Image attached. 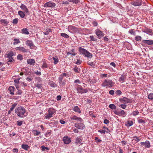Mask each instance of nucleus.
Listing matches in <instances>:
<instances>
[{"instance_id": "nucleus-58", "label": "nucleus", "mask_w": 153, "mask_h": 153, "mask_svg": "<svg viewBox=\"0 0 153 153\" xmlns=\"http://www.w3.org/2000/svg\"><path fill=\"white\" fill-rule=\"evenodd\" d=\"M92 24L94 26H97L98 25L97 23L96 22L94 21L92 22Z\"/></svg>"}, {"instance_id": "nucleus-1", "label": "nucleus", "mask_w": 153, "mask_h": 153, "mask_svg": "<svg viewBox=\"0 0 153 153\" xmlns=\"http://www.w3.org/2000/svg\"><path fill=\"white\" fill-rule=\"evenodd\" d=\"M15 112L20 117L23 118L26 117L24 115L25 112V109L24 107L22 106L16 108L15 110Z\"/></svg>"}, {"instance_id": "nucleus-18", "label": "nucleus", "mask_w": 153, "mask_h": 153, "mask_svg": "<svg viewBox=\"0 0 153 153\" xmlns=\"http://www.w3.org/2000/svg\"><path fill=\"white\" fill-rule=\"evenodd\" d=\"M72 120H76L78 122H82V119L79 117H78L75 115H74L71 117Z\"/></svg>"}, {"instance_id": "nucleus-24", "label": "nucleus", "mask_w": 153, "mask_h": 153, "mask_svg": "<svg viewBox=\"0 0 153 153\" xmlns=\"http://www.w3.org/2000/svg\"><path fill=\"white\" fill-rule=\"evenodd\" d=\"M32 132L34 135L35 136H38L39 134H41L40 132L36 130H33L32 131Z\"/></svg>"}, {"instance_id": "nucleus-63", "label": "nucleus", "mask_w": 153, "mask_h": 153, "mask_svg": "<svg viewBox=\"0 0 153 153\" xmlns=\"http://www.w3.org/2000/svg\"><path fill=\"white\" fill-rule=\"evenodd\" d=\"M114 90H111L109 91V93L111 94V95H113L114 94Z\"/></svg>"}, {"instance_id": "nucleus-13", "label": "nucleus", "mask_w": 153, "mask_h": 153, "mask_svg": "<svg viewBox=\"0 0 153 153\" xmlns=\"http://www.w3.org/2000/svg\"><path fill=\"white\" fill-rule=\"evenodd\" d=\"M79 51L80 54L84 55L86 57V50L81 47H79Z\"/></svg>"}, {"instance_id": "nucleus-4", "label": "nucleus", "mask_w": 153, "mask_h": 153, "mask_svg": "<svg viewBox=\"0 0 153 153\" xmlns=\"http://www.w3.org/2000/svg\"><path fill=\"white\" fill-rule=\"evenodd\" d=\"M119 101L124 104L131 103H132L133 100L131 99H128L126 97H123L119 99Z\"/></svg>"}, {"instance_id": "nucleus-3", "label": "nucleus", "mask_w": 153, "mask_h": 153, "mask_svg": "<svg viewBox=\"0 0 153 153\" xmlns=\"http://www.w3.org/2000/svg\"><path fill=\"white\" fill-rule=\"evenodd\" d=\"M55 112V110L54 109L52 108H49L47 114L45 116V118L47 119H49L53 117Z\"/></svg>"}, {"instance_id": "nucleus-64", "label": "nucleus", "mask_w": 153, "mask_h": 153, "mask_svg": "<svg viewBox=\"0 0 153 153\" xmlns=\"http://www.w3.org/2000/svg\"><path fill=\"white\" fill-rule=\"evenodd\" d=\"M36 87H37L38 88L41 89L42 88V86L40 84H37Z\"/></svg>"}, {"instance_id": "nucleus-47", "label": "nucleus", "mask_w": 153, "mask_h": 153, "mask_svg": "<svg viewBox=\"0 0 153 153\" xmlns=\"http://www.w3.org/2000/svg\"><path fill=\"white\" fill-rule=\"evenodd\" d=\"M92 54L87 51V57L91 58L92 57Z\"/></svg>"}, {"instance_id": "nucleus-39", "label": "nucleus", "mask_w": 153, "mask_h": 153, "mask_svg": "<svg viewBox=\"0 0 153 153\" xmlns=\"http://www.w3.org/2000/svg\"><path fill=\"white\" fill-rule=\"evenodd\" d=\"M61 36L64 37L65 38H68L69 37L68 35L64 33H61Z\"/></svg>"}, {"instance_id": "nucleus-36", "label": "nucleus", "mask_w": 153, "mask_h": 153, "mask_svg": "<svg viewBox=\"0 0 153 153\" xmlns=\"http://www.w3.org/2000/svg\"><path fill=\"white\" fill-rule=\"evenodd\" d=\"M14 42L13 43V45H16L20 42V41L18 39H13Z\"/></svg>"}, {"instance_id": "nucleus-61", "label": "nucleus", "mask_w": 153, "mask_h": 153, "mask_svg": "<svg viewBox=\"0 0 153 153\" xmlns=\"http://www.w3.org/2000/svg\"><path fill=\"white\" fill-rule=\"evenodd\" d=\"M98 132H100L101 134H105V132H106L105 130H99Z\"/></svg>"}, {"instance_id": "nucleus-53", "label": "nucleus", "mask_w": 153, "mask_h": 153, "mask_svg": "<svg viewBox=\"0 0 153 153\" xmlns=\"http://www.w3.org/2000/svg\"><path fill=\"white\" fill-rule=\"evenodd\" d=\"M41 148L42 149V151H45V149H47V150H49V148L48 147H45L44 146H41Z\"/></svg>"}, {"instance_id": "nucleus-27", "label": "nucleus", "mask_w": 153, "mask_h": 153, "mask_svg": "<svg viewBox=\"0 0 153 153\" xmlns=\"http://www.w3.org/2000/svg\"><path fill=\"white\" fill-rule=\"evenodd\" d=\"M53 59L54 60L53 63L55 64H57L59 62L58 58L56 56H55L53 57Z\"/></svg>"}, {"instance_id": "nucleus-26", "label": "nucleus", "mask_w": 153, "mask_h": 153, "mask_svg": "<svg viewBox=\"0 0 153 153\" xmlns=\"http://www.w3.org/2000/svg\"><path fill=\"white\" fill-rule=\"evenodd\" d=\"M22 33L23 34L28 35L29 34V33L28 29L26 28H24L22 30Z\"/></svg>"}, {"instance_id": "nucleus-34", "label": "nucleus", "mask_w": 153, "mask_h": 153, "mask_svg": "<svg viewBox=\"0 0 153 153\" xmlns=\"http://www.w3.org/2000/svg\"><path fill=\"white\" fill-rule=\"evenodd\" d=\"M140 138L137 137V136H134L133 137V140L137 143L139 142L140 140Z\"/></svg>"}, {"instance_id": "nucleus-38", "label": "nucleus", "mask_w": 153, "mask_h": 153, "mask_svg": "<svg viewBox=\"0 0 153 153\" xmlns=\"http://www.w3.org/2000/svg\"><path fill=\"white\" fill-rule=\"evenodd\" d=\"M59 85L60 86H64L65 84V80H59Z\"/></svg>"}, {"instance_id": "nucleus-25", "label": "nucleus", "mask_w": 153, "mask_h": 153, "mask_svg": "<svg viewBox=\"0 0 153 153\" xmlns=\"http://www.w3.org/2000/svg\"><path fill=\"white\" fill-rule=\"evenodd\" d=\"M73 70L76 73H79L80 71V69L79 68H78L76 66H74L73 68Z\"/></svg>"}, {"instance_id": "nucleus-7", "label": "nucleus", "mask_w": 153, "mask_h": 153, "mask_svg": "<svg viewBox=\"0 0 153 153\" xmlns=\"http://www.w3.org/2000/svg\"><path fill=\"white\" fill-rule=\"evenodd\" d=\"M44 6L45 7H48L53 8L56 6V4L50 1L45 4Z\"/></svg>"}, {"instance_id": "nucleus-57", "label": "nucleus", "mask_w": 153, "mask_h": 153, "mask_svg": "<svg viewBox=\"0 0 153 153\" xmlns=\"http://www.w3.org/2000/svg\"><path fill=\"white\" fill-rule=\"evenodd\" d=\"M70 1L73 2L74 3L77 4L79 2L78 0H70Z\"/></svg>"}, {"instance_id": "nucleus-28", "label": "nucleus", "mask_w": 153, "mask_h": 153, "mask_svg": "<svg viewBox=\"0 0 153 153\" xmlns=\"http://www.w3.org/2000/svg\"><path fill=\"white\" fill-rule=\"evenodd\" d=\"M73 110L75 111L80 113H81V111L78 107L77 106L74 107Z\"/></svg>"}, {"instance_id": "nucleus-6", "label": "nucleus", "mask_w": 153, "mask_h": 153, "mask_svg": "<svg viewBox=\"0 0 153 153\" xmlns=\"http://www.w3.org/2000/svg\"><path fill=\"white\" fill-rule=\"evenodd\" d=\"M95 33L97 36L98 38L99 39H101L104 36V34L102 31L98 29H96L95 30Z\"/></svg>"}, {"instance_id": "nucleus-49", "label": "nucleus", "mask_w": 153, "mask_h": 153, "mask_svg": "<svg viewBox=\"0 0 153 153\" xmlns=\"http://www.w3.org/2000/svg\"><path fill=\"white\" fill-rule=\"evenodd\" d=\"M119 106L123 109H125L127 105L125 104H121L119 105Z\"/></svg>"}, {"instance_id": "nucleus-60", "label": "nucleus", "mask_w": 153, "mask_h": 153, "mask_svg": "<svg viewBox=\"0 0 153 153\" xmlns=\"http://www.w3.org/2000/svg\"><path fill=\"white\" fill-rule=\"evenodd\" d=\"M74 82L77 84H80L81 83L80 81L78 79L75 80Z\"/></svg>"}, {"instance_id": "nucleus-12", "label": "nucleus", "mask_w": 153, "mask_h": 153, "mask_svg": "<svg viewBox=\"0 0 153 153\" xmlns=\"http://www.w3.org/2000/svg\"><path fill=\"white\" fill-rule=\"evenodd\" d=\"M26 45L31 48L32 47H33L34 45L32 41L31 40H27L25 42Z\"/></svg>"}, {"instance_id": "nucleus-31", "label": "nucleus", "mask_w": 153, "mask_h": 153, "mask_svg": "<svg viewBox=\"0 0 153 153\" xmlns=\"http://www.w3.org/2000/svg\"><path fill=\"white\" fill-rule=\"evenodd\" d=\"M0 22H1V24L6 25H7L9 23V22L7 19H1L0 20Z\"/></svg>"}, {"instance_id": "nucleus-21", "label": "nucleus", "mask_w": 153, "mask_h": 153, "mask_svg": "<svg viewBox=\"0 0 153 153\" xmlns=\"http://www.w3.org/2000/svg\"><path fill=\"white\" fill-rule=\"evenodd\" d=\"M67 55L71 54L72 56H75L76 54V53L75 49H73L70 50L69 52H67Z\"/></svg>"}, {"instance_id": "nucleus-59", "label": "nucleus", "mask_w": 153, "mask_h": 153, "mask_svg": "<svg viewBox=\"0 0 153 153\" xmlns=\"http://www.w3.org/2000/svg\"><path fill=\"white\" fill-rule=\"evenodd\" d=\"M121 143L123 146H124L126 144L127 142L126 141L123 140L121 141Z\"/></svg>"}, {"instance_id": "nucleus-30", "label": "nucleus", "mask_w": 153, "mask_h": 153, "mask_svg": "<svg viewBox=\"0 0 153 153\" xmlns=\"http://www.w3.org/2000/svg\"><path fill=\"white\" fill-rule=\"evenodd\" d=\"M18 15L20 16L22 18H24L25 16V14L24 12L22 11H19L18 12Z\"/></svg>"}, {"instance_id": "nucleus-16", "label": "nucleus", "mask_w": 153, "mask_h": 153, "mask_svg": "<svg viewBox=\"0 0 153 153\" xmlns=\"http://www.w3.org/2000/svg\"><path fill=\"white\" fill-rule=\"evenodd\" d=\"M132 4L135 6H139L142 4L141 1L140 0H138L132 2Z\"/></svg>"}, {"instance_id": "nucleus-41", "label": "nucleus", "mask_w": 153, "mask_h": 153, "mask_svg": "<svg viewBox=\"0 0 153 153\" xmlns=\"http://www.w3.org/2000/svg\"><path fill=\"white\" fill-rule=\"evenodd\" d=\"M148 97L150 100H153V94L150 93L148 95Z\"/></svg>"}, {"instance_id": "nucleus-48", "label": "nucleus", "mask_w": 153, "mask_h": 153, "mask_svg": "<svg viewBox=\"0 0 153 153\" xmlns=\"http://www.w3.org/2000/svg\"><path fill=\"white\" fill-rule=\"evenodd\" d=\"M23 121H17L16 123V125L19 126H21L23 124Z\"/></svg>"}, {"instance_id": "nucleus-10", "label": "nucleus", "mask_w": 153, "mask_h": 153, "mask_svg": "<svg viewBox=\"0 0 153 153\" xmlns=\"http://www.w3.org/2000/svg\"><path fill=\"white\" fill-rule=\"evenodd\" d=\"M16 50L19 51L20 52L23 53H27V50L23 47H18L16 48Z\"/></svg>"}, {"instance_id": "nucleus-33", "label": "nucleus", "mask_w": 153, "mask_h": 153, "mask_svg": "<svg viewBox=\"0 0 153 153\" xmlns=\"http://www.w3.org/2000/svg\"><path fill=\"white\" fill-rule=\"evenodd\" d=\"M22 147L23 149L27 151L29 148V146L26 144H22Z\"/></svg>"}, {"instance_id": "nucleus-56", "label": "nucleus", "mask_w": 153, "mask_h": 153, "mask_svg": "<svg viewBox=\"0 0 153 153\" xmlns=\"http://www.w3.org/2000/svg\"><path fill=\"white\" fill-rule=\"evenodd\" d=\"M109 123V121L107 119H105L104 120V123L105 124H108Z\"/></svg>"}, {"instance_id": "nucleus-51", "label": "nucleus", "mask_w": 153, "mask_h": 153, "mask_svg": "<svg viewBox=\"0 0 153 153\" xmlns=\"http://www.w3.org/2000/svg\"><path fill=\"white\" fill-rule=\"evenodd\" d=\"M18 19L16 18L13 20L12 23L13 24H16L18 23Z\"/></svg>"}, {"instance_id": "nucleus-62", "label": "nucleus", "mask_w": 153, "mask_h": 153, "mask_svg": "<svg viewBox=\"0 0 153 153\" xmlns=\"http://www.w3.org/2000/svg\"><path fill=\"white\" fill-rule=\"evenodd\" d=\"M81 139L80 138L77 137L76 140V143H77L80 142Z\"/></svg>"}, {"instance_id": "nucleus-42", "label": "nucleus", "mask_w": 153, "mask_h": 153, "mask_svg": "<svg viewBox=\"0 0 153 153\" xmlns=\"http://www.w3.org/2000/svg\"><path fill=\"white\" fill-rule=\"evenodd\" d=\"M129 33H130L131 34L133 35H135L136 33L134 31V29H131L129 31Z\"/></svg>"}, {"instance_id": "nucleus-40", "label": "nucleus", "mask_w": 153, "mask_h": 153, "mask_svg": "<svg viewBox=\"0 0 153 153\" xmlns=\"http://www.w3.org/2000/svg\"><path fill=\"white\" fill-rule=\"evenodd\" d=\"M142 38L139 36H137L135 38V39L137 41H139L141 40Z\"/></svg>"}, {"instance_id": "nucleus-9", "label": "nucleus", "mask_w": 153, "mask_h": 153, "mask_svg": "<svg viewBox=\"0 0 153 153\" xmlns=\"http://www.w3.org/2000/svg\"><path fill=\"white\" fill-rule=\"evenodd\" d=\"M74 126L76 128L81 129H82L85 127V126L82 123H75Z\"/></svg>"}, {"instance_id": "nucleus-20", "label": "nucleus", "mask_w": 153, "mask_h": 153, "mask_svg": "<svg viewBox=\"0 0 153 153\" xmlns=\"http://www.w3.org/2000/svg\"><path fill=\"white\" fill-rule=\"evenodd\" d=\"M27 62L28 64L33 65L35 63V60L33 59H30L27 60Z\"/></svg>"}, {"instance_id": "nucleus-37", "label": "nucleus", "mask_w": 153, "mask_h": 153, "mask_svg": "<svg viewBox=\"0 0 153 153\" xmlns=\"http://www.w3.org/2000/svg\"><path fill=\"white\" fill-rule=\"evenodd\" d=\"M17 105V103L16 102H15L13 104L10 109V111H13L16 106Z\"/></svg>"}, {"instance_id": "nucleus-46", "label": "nucleus", "mask_w": 153, "mask_h": 153, "mask_svg": "<svg viewBox=\"0 0 153 153\" xmlns=\"http://www.w3.org/2000/svg\"><path fill=\"white\" fill-rule=\"evenodd\" d=\"M139 112L137 111H133L132 113V114L134 116H135L138 114Z\"/></svg>"}, {"instance_id": "nucleus-52", "label": "nucleus", "mask_w": 153, "mask_h": 153, "mask_svg": "<svg viewBox=\"0 0 153 153\" xmlns=\"http://www.w3.org/2000/svg\"><path fill=\"white\" fill-rule=\"evenodd\" d=\"M103 129H105V131L106 133H108L110 132V131L109 130L108 128L106 127L105 126H103Z\"/></svg>"}, {"instance_id": "nucleus-8", "label": "nucleus", "mask_w": 153, "mask_h": 153, "mask_svg": "<svg viewBox=\"0 0 153 153\" xmlns=\"http://www.w3.org/2000/svg\"><path fill=\"white\" fill-rule=\"evenodd\" d=\"M140 144L144 148H149L151 146L150 143L148 140H146L145 142H141Z\"/></svg>"}, {"instance_id": "nucleus-29", "label": "nucleus", "mask_w": 153, "mask_h": 153, "mask_svg": "<svg viewBox=\"0 0 153 153\" xmlns=\"http://www.w3.org/2000/svg\"><path fill=\"white\" fill-rule=\"evenodd\" d=\"M14 53L13 51H10L7 54V57L8 58H13L12 56H13Z\"/></svg>"}, {"instance_id": "nucleus-32", "label": "nucleus", "mask_w": 153, "mask_h": 153, "mask_svg": "<svg viewBox=\"0 0 153 153\" xmlns=\"http://www.w3.org/2000/svg\"><path fill=\"white\" fill-rule=\"evenodd\" d=\"M126 113L125 111L123 110H121L120 111V115L119 116H121L123 117H124L126 116Z\"/></svg>"}, {"instance_id": "nucleus-43", "label": "nucleus", "mask_w": 153, "mask_h": 153, "mask_svg": "<svg viewBox=\"0 0 153 153\" xmlns=\"http://www.w3.org/2000/svg\"><path fill=\"white\" fill-rule=\"evenodd\" d=\"M7 64L9 65H10L9 62H11L14 61V59L13 58H8L7 59Z\"/></svg>"}, {"instance_id": "nucleus-54", "label": "nucleus", "mask_w": 153, "mask_h": 153, "mask_svg": "<svg viewBox=\"0 0 153 153\" xmlns=\"http://www.w3.org/2000/svg\"><path fill=\"white\" fill-rule=\"evenodd\" d=\"M122 92L120 90H117L116 91V94L118 95H120L122 94Z\"/></svg>"}, {"instance_id": "nucleus-55", "label": "nucleus", "mask_w": 153, "mask_h": 153, "mask_svg": "<svg viewBox=\"0 0 153 153\" xmlns=\"http://www.w3.org/2000/svg\"><path fill=\"white\" fill-rule=\"evenodd\" d=\"M108 74H102L100 75V76L102 78L104 77H106L107 76Z\"/></svg>"}, {"instance_id": "nucleus-22", "label": "nucleus", "mask_w": 153, "mask_h": 153, "mask_svg": "<svg viewBox=\"0 0 153 153\" xmlns=\"http://www.w3.org/2000/svg\"><path fill=\"white\" fill-rule=\"evenodd\" d=\"M68 74L66 73H63L61 74L59 77V80H62L65 77H67Z\"/></svg>"}, {"instance_id": "nucleus-17", "label": "nucleus", "mask_w": 153, "mask_h": 153, "mask_svg": "<svg viewBox=\"0 0 153 153\" xmlns=\"http://www.w3.org/2000/svg\"><path fill=\"white\" fill-rule=\"evenodd\" d=\"M8 90L10 92V94L12 95L14 94V91H15L16 89L13 86H10L8 88Z\"/></svg>"}, {"instance_id": "nucleus-15", "label": "nucleus", "mask_w": 153, "mask_h": 153, "mask_svg": "<svg viewBox=\"0 0 153 153\" xmlns=\"http://www.w3.org/2000/svg\"><path fill=\"white\" fill-rule=\"evenodd\" d=\"M20 8L23 10L25 13H29L28 10L26 6L24 4H22L20 7Z\"/></svg>"}, {"instance_id": "nucleus-5", "label": "nucleus", "mask_w": 153, "mask_h": 153, "mask_svg": "<svg viewBox=\"0 0 153 153\" xmlns=\"http://www.w3.org/2000/svg\"><path fill=\"white\" fill-rule=\"evenodd\" d=\"M142 45L143 46H147L148 45H151L153 44V41L152 40H143L142 42Z\"/></svg>"}, {"instance_id": "nucleus-50", "label": "nucleus", "mask_w": 153, "mask_h": 153, "mask_svg": "<svg viewBox=\"0 0 153 153\" xmlns=\"http://www.w3.org/2000/svg\"><path fill=\"white\" fill-rule=\"evenodd\" d=\"M138 122L139 123H145V120L143 119H138Z\"/></svg>"}, {"instance_id": "nucleus-14", "label": "nucleus", "mask_w": 153, "mask_h": 153, "mask_svg": "<svg viewBox=\"0 0 153 153\" xmlns=\"http://www.w3.org/2000/svg\"><path fill=\"white\" fill-rule=\"evenodd\" d=\"M133 124V121L131 118H129L128 120L125 124V126L127 127H130Z\"/></svg>"}, {"instance_id": "nucleus-2", "label": "nucleus", "mask_w": 153, "mask_h": 153, "mask_svg": "<svg viewBox=\"0 0 153 153\" xmlns=\"http://www.w3.org/2000/svg\"><path fill=\"white\" fill-rule=\"evenodd\" d=\"M115 83L111 80L105 79L101 85L103 87L111 88L114 85Z\"/></svg>"}, {"instance_id": "nucleus-19", "label": "nucleus", "mask_w": 153, "mask_h": 153, "mask_svg": "<svg viewBox=\"0 0 153 153\" xmlns=\"http://www.w3.org/2000/svg\"><path fill=\"white\" fill-rule=\"evenodd\" d=\"M126 75H121L119 79V81L121 83L125 82L126 79Z\"/></svg>"}, {"instance_id": "nucleus-35", "label": "nucleus", "mask_w": 153, "mask_h": 153, "mask_svg": "<svg viewBox=\"0 0 153 153\" xmlns=\"http://www.w3.org/2000/svg\"><path fill=\"white\" fill-rule=\"evenodd\" d=\"M109 107L110 108L113 110L116 109V106L114 104H110L109 105Z\"/></svg>"}, {"instance_id": "nucleus-44", "label": "nucleus", "mask_w": 153, "mask_h": 153, "mask_svg": "<svg viewBox=\"0 0 153 153\" xmlns=\"http://www.w3.org/2000/svg\"><path fill=\"white\" fill-rule=\"evenodd\" d=\"M42 67V68H48V64L45 62H43Z\"/></svg>"}, {"instance_id": "nucleus-45", "label": "nucleus", "mask_w": 153, "mask_h": 153, "mask_svg": "<svg viewBox=\"0 0 153 153\" xmlns=\"http://www.w3.org/2000/svg\"><path fill=\"white\" fill-rule=\"evenodd\" d=\"M17 58L18 59L20 60H22L23 59L22 55L21 54H19L18 55Z\"/></svg>"}, {"instance_id": "nucleus-23", "label": "nucleus", "mask_w": 153, "mask_h": 153, "mask_svg": "<svg viewBox=\"0 0 153 153\" xmlns=\"http://www.w3.org/2000/svg\"><path fill=\"white\" fill-rule=\"evenodd\" d=\"M145 32L150 35H152L153 31L152 30L149 28H146L145 29Z\"/></svg>"}, {"instance_id": "nucleus-11", "label": "nucleus", "mask_w": 153, "mask_h": 153, "mask_svg": "<svg viewBox=\"0 0 153 153\" xmlns=\"http://www.w3.org/2000/svg\"><path fill=\"white\" fill-rule=\"evenodd\" d=\"M63 141L65 144H68L71 142L70 138L68 137H64L63 138Z\"/></svg>"}]
</instances>
